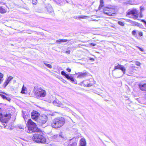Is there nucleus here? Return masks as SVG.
<instances>
[{
  "instance_id": "f257e3e1",
  "label": "nucleus",
  "mask_w": 146,
  "mask_h": 146,
  "mask_svg": "<svg viewBox=\"0 0 146 146\" xmlns=\"http://www.w3.org/2000/svg\"><path fill=\"white\" fill-rule=\"evenodd\" d=\"M65 120L63 117H58L53 119L51 123L52 127L57 129L62 126L65 123Z\"/></svg>"
},
{
  "instance_id": "f03ea898",
  "label": "nucleus",
  "mask_w": 146,
  "mask_h": 146,
  "mask_svg": "<svg viewBox=\"0 0 146 146\" xmlns=\"http://www.w3.org/2000/svg\"><path fill=\"white\" fill-rule=\"evenodd\" d=\"M33 90L34 92V95L36 98L44 97L46 95V91L40 87L37 86H35Z\"/></svg>"
},
{
  "instance_id": "7ed1b4c3",
  "label": "nucleus",
  "mask_w": 146,
  "mask_h": 146,
  "mask_svg": "<svg viewBox=\"0 0 146 146\" xmlns=\"http://www.w3.org/2000/svg\"><path fill=\"white\" fill-rule=\"evenodd\" d=\"M33 139L34 141L37 143H44L46 142V138L42 133L37 132L34 134Z\"/></svg>"
},
{
  "instance_id": "20e7f679",
  "label": "nucleus",
  "mask_w": 146,
  "mask_h": 146,
  "mask_svg": "<svg viewBox=\"0 0 146 146\" xmlns=\"http://www.w3.org/2000/svg\"><path fill=\"white\" fill-rule=\"evenodd\" d=\"M27 123L28 130L27 132L29 133H32L33 132H37L38 129L36 127V124L32 121L30 119H29Z\"/></svg>"
},
{
  "instance_id": "39448f33",
  "label": "nucleus",
  "mask_w": 146,
  "mask_h": 146,
  "mask_svg": "<svg viewBox=\"0 0 146 146\" xmlns=\"http://www.w3.org/2000/svg\"><path fill=\"white\" fill-rule=\"evenodd\" d=\"M138 11L135 9H130L127 12L126 16L130 18L136 19L138 17Z\"/></svg>"
},
{
  "instance_id": "423d86ee",
  "label": "nucleus",
  "mask_w": 146,
  "mask_h": 146,
  "mask_svg": "<svg viewBox=\"0 0 146 146\" xmlns=\"http://www.w3.org/2000/svg\"><path fill=\"white\" fill-rule=\"evenodd\" d=\"M11 115L10 113L8 114H2L0 113V120L3 123H6L11 118Z\"/></svg>"
},
{
  "instance_id": "0eeeda50",
  "label": "nucleus",
  "mask_w": 146,
  "mask_h": 146,
  "mask_svg": "<svg viewBox=\"0 0 146 146\" xmlns=\"http://www.w3.org/2000/svg\"><path fill=\"white\" fill-rule=\"evenodd\" d=\"M48 120L47 116L44 114L40 115L37 119V122L40 125H42L45 123Z\"/></svg>"
},
{
  "instance_id": "6e6552de",
  "label": "nucleus",
  "mask_w": 146,
  "mask_h": 146,
  "mask_svg": "<svg viewBox=\"0 0 146 146\" xmlns=\"http://www.w3.org/2000/svg\"><path fill=\"white\" fill-rule=\"evenodd\" d=\"M103 12L104 14L108 16H113V14L115 13V9L111 7H106L103 9Z\"/></svg>"
},
{
  "instance_id": "1a4fd4ad",
  "label": "nucleus",
  "mask_w": 146,
  "mask_h": 146,
  "mask_svg": "<svg viewBox=\"0 0 146 146\" xmlns=\"http://www.w3.org/2000/svg\"><path fill=\"white\" fill-rule=\"evenodd\" d=\"M61 74L62 75L64 76L68 80H70L72 82H75L76 81L73 78V77L71 76L72 74H66L64 71H62L61 72ZM74 83H75L74 82Z\"/></svg>"
},
{
  "instance_id": "9d476101",
  "label": "nucleus",
  "mask_w": 146,
  "mask_h": 146,
  "mask_svg": "<svg viewBox=\"0 0 146 146\" xmlns=\"http://www.w3.org/2000/svg\"><path fill=\"white\" fill-rule=\"evenodd\" d=\"M40 114L37 111L33 110L31 113L32 118L37 121V119L40 116Z\"/></svg>"
},
{
  "instance_id": "9b49d317",
  "label": "nucleus",
  "mask_w": 146,
  "mask_h": 146,
  "mask_svg": "<svg viewBox=\"0 0 146 146\" xmlns=\"http://www.w3.org/2000/svg\"><path fill=\"white\" fill-rule=\"evenodd\" d=\"M13 78V77L11 76H10L7 78L3 85V87L4 88H6L9 82L12 80Z\"/></svg>"
},
{
  "instance_id": "f8f14e48",
  "label": "nucleus",
  "mask_w": 146,
  "mask_h": 146,
  "mask_svg": "<svg viewBox=\"0 0 146 146\" xmlns=\"http://www.w3.org/2000/svg\"><path fill=\"white\" fill-rule=\"evenodd\" d=\"M53 104L55 106L60 107H64V104L56 99L53 102Z\"/></svg>"
},
{
  "instance_id": "ddd939ff",
  "label": "nucleus",
  "mask_w": 146,
  "mask_h": 146,
  "mask_svg": "<svg viewBox=\"0 0 146 146\" xmlns=\"http://www.w3.org/2000/svg\"><path fill=\"white\" fill-rule=\"evenodd\" d=\"M78 75L77 77L80 78H85L88 76V73L87 72H80L78 73Z\"/></svg>"
},
{
  "instance_id": "4468645a",
  "label": "nucleus",
  "mask_w": 146,
  "mask_h": 146,
  "mask_svg": "<svg viewBox=\"0 0 146 146\" xmlns=\"http://www.w3.org/2000/svg\"><path fill=\"white\" fill-rule=\"evenodd\" d=\"M138 86L141 90L146 92V83L139 84Z\"/></svg>"
},
{
  "instance_id": "2eb2a0df",
  "label": "nucleus",
  "mask_w": 146,
  "mask_h": 146,
  "mask_svg": "<svg viewBox=\"0 0 146 146\" xmlns=\"http://www.w3.org/2000/svg\"><path fill=\"white\" fill-rule=\"evenodd\" d=\"M45 8L48 13H51L53 11V8L50 4L47 5L46 6Z\"/></svg>"
},
{
  "instance_id": "dca6fc26",
  "label": "nucleus",
  "mask_w": 146,
  "mask_h": 146,
  "mask_svg": "<svg viewBox=\"0 0 146 146\" xmlns=\"http://www.w3.org/2000/svg\"><path fill=\"white\" fill-rule=\"evenodd\" d=\"M74 139H71L70 140V143L68 144V146H76L77 143L75 141H74Z\"/></svg>"
},
{
  "instance_id": "f3484780",
  "label": "nucleus",
  "mask_w": 146,
  "mask_h": 146,
  "mask_svg": "<svg viewBox=\"0 0 146 146\" xmlns=\"http://www.w3.org/2000/svg\"><path fill=\"white\" fill-rule=\"evenodd\" d=\"M86 143L84 139H82L80 141V146H86Z\"/></svg>"
},
{
  "instance_id": "a211bd4d",
  "label": "nucleus",
  "mask_w": 146,
  "mask_h": 146,
  "mask_svg": "<svg viewBox=\"0 0 146 146\" xmlns=\"http://www.w3.org/2000/svg\"><path fill=\"white\" fill-rule=\"evenodd\" d=\"M0 95L2 98L4 99H5L9 102H10L11 100V98L9 97H7L3 94H0Z\"/></svg>"
},
{
  "instance_id": "6ab92c4d",
  "label": "nucleus",
  "mask_w": 146,
  "mask_h": 146,
  "mask_svg": "<svg viewBox=\"0 0 146 146\" xmlns=\"http://www.w3.org/2000/svg\"><path fill=\"white\" fill-rule=\"evenodd\" d=\"M135 67L133 66H131L129 67V72L130 73H132V72L133 71L135 70Z\"/></svg>"
},
{
  "instance_id": "aec40b11",
  "label": "nucleus",
  "mask_w": 146,
  "mask_h": 146,
  "mask_svg": "<svg viewBox=\"0 0 146 146\" xmlns=\"http://www.w3.org/2000/svg\"><path fill=\"white\" fill-rule=\"evenodd\" d=\"M120 69L122 71L123 74L125 73L126 69L124 66L121 65Z\"/></svg>"
},
{
  "instance_id": "412c9836",
  "label": "nucleus",
  "mask_w": 146,
  "mask_h": 146,
  "mask_svg": "<svg viewBox=\"0 0 146 146\" xmlns=\"http://www.w3.org/2000/svg\"><path fill=\"white\" fill-rule=\"evenodd\" d=\"M6 11L3 7L0 6V13H4L6 12Z\"/></svg>"
},
{
  "instance_id": "4be33fe9",
  "label": "nucleus",
  "mask_w": 146,
  "mask_h": 146,
  "mask_svg": "<svg viewBox=\"0 0 146 146\" xmlns=\"http://www.w3.org/2000/svg\"><path fill=\"white\" fill-rule=\"evenodd\" d=\"M47 61H44L43 62V63L48 68H52V66L51 65L47 64Z\"/></svg>"
},
{
  "instance_id": "5701e85b",
  "label": "nucleus",
  "mask_w": 146,
  "mask_h": 146,
  "mask_svg": "<svg viewBox=\"0 0 146 146\" xmlns=\"http://www.w3.org/2000/svg\"><path fill=\"white\" fill-rule=\"evenodd\" d=\"M100 5L99 7V9H100L102 7L104 6V2L103 0H100Z\"/></svg>"
},
{
  "instance_id": "b1692460",
  "label": "nucleus",
  "mask_w": 146,
  "mask_h": 146,
  "mask_svg": "<svg viewBox=\"0 0 146 146\" xmlns=\"http://www.w3.org/2000/svg\"><path fill=\"white\" fill-rule=\"evenodd\" d=\"M68 41L67 39H60L56 40V42H66Z\"/></svg>"
},
{
  "instance_id": "393cba45",
  "label": "nucleus",
  "mask_w": 146,
  "mask_h": 146,
  "mask_svg": "<svg viewBox=\"0 0 146 146\" xmlns=\"http://www.w3.org/2000/svg\"><path fill=\"white\" fill-rule=\"evenodd\" d=\"M121 65H120L119 64H118L117 65V66H115L114 67V70H116L117 69H120L121 66Z\"/></svg>"
},
{
  "instance_id": "a878e982",
  "label": "nucleus",
  "mask_w": 146,
  "mask_h": 146,
  "mask_svg": "<svg viewBox=\"0 0 146 146\" xmlns=\"http://www.w3.org/2000/svg\"><path fill=\"white\" fill-rule=\"evenodd\" d=\"M87 17V16L84 15H81L78 16V18L80 19H85Z\"/></svg>"
},
{
  "instance_id": "bb28decb",
  "label": "nucleus",
  "mask_w": 146,
  "mask_h": 146,
  "mask_svg": "<svg viewBox=\"0 0 146 146\" xmlns=\"http://www.w3.org/2000/svg\"><path fill=\"white\" fill-rule=\"evenodd\" d=\"M137 23L136 24V25H137L140 28L143 29L144 28L143 26L141 24H139L137 23Z\"/></svg>"
},
{
  "instance_id": "cd10ccee",
  "label": "nucleus",
  "mask_w": 146,
  "mask_h": 146,
  "mask_svg": "<svg viewBox=\"0 0 146 146\" xmlns=\"http://www.w3.org/2000/svg\"><path fill=\"white\" fill-rule=\"evenodd\" d=\"M62 108H64V109L67 111H71L70 109L68 107H67L66 106H65L64 105V107H61Z\"/></svg>"
},
{
  "instance_id": "c85d7f7f",
  "label": "nucleus",
  "mask_w": 146,
  "mask_h": 146,
  "mask_svg": "<svg viewBox=\"0 0 146 146\" xmlns=\"http://www.w3.org/2000/svg\"><path fill=\"white\" fill-rule=\"evenodd\" d=\"M56 138L58 137V138H63V135L62 134H60V135H56Z\"/></svg>"
},
{
  "instance_id": "c756f323",
  "label": "nucleus",
  "mask_w": 146,
  "mask_h": 146,
  "mask_svg": "<svg viewBox=\"0 0 146 146\" xmlns=\"http://www.w3.org/2000/svg\"><path fill=\"white\" fill-rule=\"evenodd\" d=\"M17 128H18L20 129H23L24 128V126L21 125H17Z\"/></svg>"
},
{
  "instance_id": "7c9ffc66",
  "label": "nucleus",
  "mask_w": 146,
  "mask_h": 146,
  "mask_svg": "<svg viewBox=\"0 0 146 146\" xmlns=\"http://www.w3.org/2000/svg\"><path fill=\"white\" fill-rule=\"evenodd\" d=\"M118 23L119 25H121V26H123L124 25V23L121 21H118Z\"/></svg>"
},
{
  "instance_id": "2f4dec72",
  "label": "nucleus",
  "mask_w": 146,
  "mask_h": 146,
  "mask_svg": "<svg viewBox=\"0 0 146 146\" xmlns=\"http://www.w3.org/2000/svg\"><path fill=\"white\" fill-rule=\"evenodd\" d=\"M135 64L136 65L138 66H140L141 64V63L140 62L137 61H135Z\"/></svg>"
},
{
  "instance_id": "473e14b6",
  "label": "nucleus",
  "mask_w": 146,
  "mask_h": 146,
  "mask_svg": "<svg viewBox=\"0 0 146 146\" xmlns=\"http://www.w3.org/2000/svg\"><path fill=\"white\" fill-rule=\"evenodd\" d=\"M37 3V0H32V3L33 4H36Z\"/></svg>"
},
{
  "instance_id": "72a5a7b5",
  "label": "nucleus",
  "mask_w": 146,
  "mask_h": 146,
  "mask_svg": "<svg viewBox=\"0 0 146 146\" xmlns=\"http://www.w3.org/2000/svg\"><path fill=\"white\" fill-rule=\"evenodd\" d=\"M137 47L142 52L144 51V50L143 49L141 48L139 46H137Z\"/></svg>"
},
{
  "instance_id": "f704fd0d",
  "label": "nucleus",
  "mask_w": 146,
  "mask_h": 146,
  "mask_svg": "<svg viewBox=\"0 0 146 146\" xmlns=\"http://www.w3.org/2000/svg\"><path fill=\"white\" fill-rule=\"evenodd\" d=\"M66 105L68 106H71L73 108H74V106L73 105H72V104H66Z\"/></svg>"
},
{
  "instance_id": "c9c22d12",
  "label": "nucleus",
  "mask_w": 146,
  "mask_h": 146,
  "mask_svg": "<svg viewBox=\"0 0 146 146\" xmlns=\"http://www.w3.org/2000/svg\"><path fill=\"white\" fill-rule=\"evenodd\" d=\"M136 31L135 30L133 31L132 32V34L133 35H135L136 34Z\"/></svg>"
},
{
  "instance_id": "e433bc0d",
  "label": "nucleus",
  "mask_w": 146,
  "mask_h": 146,
  "mask_svg": "<svg viewBox=\"0 0 146 146\" xmlns=\"http://www.w3.org/2000/svg\"><path fill=\"white\" fill-rule=\"evenodd\" d=\"M27 33H29V34H31V33H33V32L34 31H31V30H30V31H27Z\"/></svg>"
},
{
  "instance_id": "4c0bfd02",
  "label": "nucleus",
  "mask_w": 146,
  "mask_h": 146,
  "mask_svg": "<svg viewBox=\"0 0 146 146\" xmlns=\"http://www.w3.org/2000/svg\"><path fill=\"white\" fill-rule=\"evenodd\" d=\"M90 44L93 46H94L96 45V44L94 43H91Z\"/></svg>"
},
{
  "instance_id": "58836bf2",
  "label": "nucleus",
  "mask_w": 146,
  "mask_h": 146,
  "mask_svg": "<svg viewBox=\"0 0 146 146\" xmlns=\"http://www.w3.org/2000/svg\"><path fill=\"white\" fill-rule=\"evenodd\" d=\"M66 70L69 72H70L71 71V69L69 68H68L66 69Z\"/></svg>"
},
{
  "instance_id": "ea45409f",
  "label": "nucleus",
  "mask_w": 146,
  "mask_h": 146,
  "mask_svg": "<svg viewBox=\"0 0 146 146\" xmlns=\"http://www.w3.org/2000/svg\"><path fill=\"white\" fill-rule=\"evenodd\" d=\"M139 35L140 36H141L143 35V33L142 32H139Z\"/></svg>"
},
{
  "instance_id": "a19ab883",
  "label": "nucleus",
  "mask_w": 146,
  "mask_h": 146,
  "mask_svg": "<svg viewBox=\"0 0 146 146\" xmlns=\"http://www.w3.org/2000/svg\"><path fill=\"white\" fill-rule=\"evenodd\" d=\"M70 50L66 51L65 52V53H66L70 54Z\"/></svg>"
},
{
  "instance_id": "79ce46f5",
  "label": "nucleus",
  "mask_w": 146,
  "mask_h": 146,
  "mask_svg": "<svg viewBox=\"0 0 146 146\" xmlns=\"http://www.w3.org/2000/svg\"><path fill=\"white\" fill-rule=\"evenodd\" d=\"M141 21L142 22H143V23H144L146 25V21H145V20H144L143 19H142V20Z\"/></svg>"
},
{
  "instance_id": "37998d69",
  "label": "nucleus",
  "mask_w": 146,
  "mask_h": 146,
  "mask_svg": "<svg viewBox=\"0 0 146 146\" xmlns=\"http://www.w3.org/2000/svg\"><path fill=\"white\" fill-rule=\"evenodd\" d=\"M140 10H141V11H142L144 10V8L143 7H140Z\"/></svg>"
},
{
  "instance_id": "c03bdc74",
  "label": "nucleus",
  "mask_w": 146,
  "mask_h": 146,
  "mask_svg": "<svg viewBox=\"0 0 146 146\" xmlns=\"http://www.w3.org/2000/svg\"><path fill=\"white\" fill-rule=\"evenodd\" d=\"M48 114L51 116H53L54 115V114L53 113H50V114Z\"/></svg>"
},
{
  "instance_id": "a18cd8bd",
  "label": "nucleus",
  "mask_w": 146,
  "mask_h": 146,
  "mask_svg": "<svg viewBox=\"0 0 146 146\" xmlns=\"http://www.w3.org/2000/svg\"><path fill=\"white\" fill-rule=\"evenodd\" d=\"M26 116L25 115H23V117L24 118V119H25V118L26 117Z\"/></svg>"
},
{
  "instance_id": "49530a36",
  "label": "nucleus",
  "mask_w": 146,
  "mask_h": 146,
  "mask_svg": "<svg viewBox=\"0 0 146 146\" xmlns=\"http://www.w3.org/2000/svg\"><path fill=\"white\" fill-rule=\"evenodd\" d=\"M78 16L76 17H74V18H75L76 19H80V18H78Z\"/></svg>"
},
{
  "instance_id": "de8ad7c7",
  "label": "nucleus",
  "mask_w": 146,
  "mask_h": 146,
  "mask_svg": "<svg viewBox=\"0 0 146 146\" xmlns=\"http://www.w3.org/2000/svg\"><path fill=\"white\" fill-rule=\"evenodd\" d=\"M80 44H78L77 45V47H80Z\"/></svg>"
},
{
  "instance_id": "09e8293b",
  "label": "nucleus",
  "mask_w": 146,
  "mask_h": 146,
  "mask_svg": "<svg viewBox=\"0 0 146 146\" xmlns=\"http://www.w3.org/2000/svg\"><path fill=\"white\" fill-rule=\"evenodd\" d=\"M96 93V94H98V95H99L100 96H102V95H101L99 94H97V93Z\"/></svg>"
},
{
  "instance_id": "8fccbe9b",
  "label": "nucleus",
  "mask_w": 146,
  "mask_h": 146,
  "mask_svg": "<svg viewBox=\"0 0 146 146\" xmlns=\"http://www.w3.org/2000/svg\"><path fill=\"white\" fill-rule=\"evenodd\" d=\"M90 86V84H88L87 85V86L88 87H89Z\"/></svg>"
},
{
  "instance_id": "3c124183",
  "label": "nucleus",
  "mask_w": 146,
  "mask_h": 146,
  "mask_svg": "<svg viewBox=\"0 0 146 146\" xmlns=\"http://www.w3.org/2000/svg\"><path fill=\"white\" fill-rule=\"evenodd\" d=\"M105 101H108V100H105Z\"/></svg>"
},
{
  "instance_id": "603ef678",
  "label": "nucleus",
  "mask_w": 146,
  "mask_h": 146,
  "mask_svg": "<svg viewBox=\"0 0 146 146\" xmlns=\"http://www.w3.org/2000/svg\"><path fill=\"white\" fill-rule=\"evenodd\" d=\"M21 92H22V93H23V91H21Z\"/></svg>"
}]
</instances>
